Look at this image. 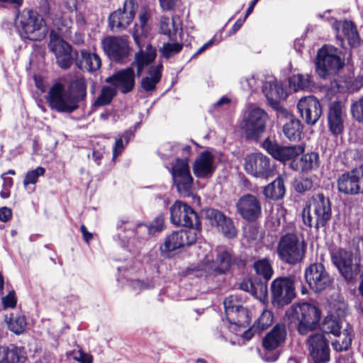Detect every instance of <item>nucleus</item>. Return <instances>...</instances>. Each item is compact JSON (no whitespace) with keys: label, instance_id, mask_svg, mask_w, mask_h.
Masks as SVG:
<instances>
[{"label":"nucleus","instance_id":"nucleus-5","mask_svg":"<svg viewBox=\"0 0 363 363\" xmlns=\"http://www.w3.org/2000/svg\"><path fill=\"white\" fill-rule=\"evenodd\" d=\"M216 252L215 260H211L207 255L201 263L187 268L186 274L202 277L213 272L224 274L233 264L236 263V259L233 258L232 252L226 247H218L216 249Z\"/></svg>","mask_w":363,"mask_h":363},{"label":"nucleus","instance_id":"nucleus-38","mask_svg":"<svg viewBox=\"0 0 363 363\" xmlns=\"http://www.w3.org/2000/svg\"><path fill=\"white\" fill-rule=\"evenodd\" d=\"M289 86L295 91H311L314 87L312 77L308 74H296L289 79Z\"/></svg>","mask_w":363,"mask_h":363},{"label":"nucleus","instance_id":"nucleus-22","mask_svg":"<svg viewBox=\"0 0 363 363\" xmlns=\"http://www.w3.org/2000/svg\"><path fill=\"white\" fill-rule=\"evenodd\" d=\"M262 147L275 160L283 162L295 160V157L304 150L301 145H281L274 138L269 137L263 141Z\"/></svg>","mask_w":363,"mask_h":363},{"label":"nucleus","instance_id":"nucleus-4","mask_svg":"<svg viewBox=\"0 0 363 363\" xmlns=\"http://www.w3.org/2000/svg\"><path fill=\"white\" fill-rule=\"evenodd\" d=\"M331 216L330 201L323 194L313 195L309 205L303 209L301 213L303 223L310 228L314 226L317 230L325 227Z\"/></svg>","mask_w":363,"mask_h":363},{"label":"nucleus","instance_id":"nucleus-25","mask_svg":"<svg viewBox=\"0 0 363 363\" xmlns=\"http://www.w3.org/2000/svg\"><path fill=\"white\" fill-rule=\"evenodd\" d=\"M301 117L308 125H315L322 115L320 101L313 96L301 97L297 104Z\"/></svg>","mask_w":363,"mask_h":363},{"label":"nucleus","instance_id":"nucleus-26","mask_svg":"<svg viewBox=\"0 0 363 363\" xmlns=\"http://www.w3.org/2000/svg\"><path fill=\"white\" fill-rule=\"evenodd\" d=\"M346 117V108L343 102L334 101L328 105V127L333 135H340L343 132Z\"/></svg>","mask_w":363,"mask_h":363},{"label":"nucleus","instance_id":"nucleus-57","mask_svg":"<svg viewBox=\"0 0 363 363\" xmlns=\"http://www.w3.org/2000/svg\"><path fill=\"white\" fill-rule=\"evenodd\" d=\"M138 18L140 27L142 30H144L146 28L147 22L150 18V11L146 7H143L140 10Z\"/></svg>","mask_w":363,"mask_h":363},{"label":"nucleus","instance_id":"nucleus-8","mask_svg":"<svg viewBox=\"0 0 363 363\" xmlns=\"http://www.w3.org/2000/svg\"><path fill=\"white\" fill-rule=\"evenodd\" d=\"M340 50L333 45H323L315 58V71L322 79L335 75L344 66Z\"/></svg>","mask_w":363,"mask_h":363},{"label":"nucleus","instance_id":"nucleus-17","mask_svg":"<svg viewBox=\"0 0 363 363\" xmlns=\"http://www.w3.org/2000/svg\"><path fill=\"white\" fill-rule=\"evenodd\" d=\"M138 4L136 0H125L122 8L112 12L108 17V24L113 32L125 30L133 21Z\"/></svg>","mask_w":363,"mask_h":363},{"label":"nucleus","instance_id":"nucleus-41","mask_svg":"<svg viewBox=\"0 0 363 363\" xmlns=\"http://www.w3.org/2000/svg\"><path fill=\"white\" fill-rule=\"evenodd\" d=\"M118 91L114 86H103L99 96L95 100L94 105L95 106H103L111 104L113 99L116 96Z\"/></svg>","mask_w":363,"mask_h":363},{"label":"nucleus","instance_id":"nucleus-58","mask_svg":"<svg viewBox=\"0 0 363 363\" xmlns=\"http://www.w3.org/2000/svg\"><path fill=\"white\" fill-rule=\"evenodd\" d=\"M84 0H66L65 1V7L69 12L78 11L80 10Z\"/></svg>","mask_w":363,"mask_h":363},{"label":"nucleus","instance_id":"nucleus-6","mask_svg":"<svg viewBox=\"0 0 363 363\" xmlns=\"http://www.w3.org/2000/svg\"><path fill=\"white\" fill-rule=\"evenodd\" d=\"M307 245L296 233H289L281 237L277 247V255L281 261L295 265L306 256Z\"/></svg>","mask_w":363,"mask_h":363},{"label":"nucleus","instance_id":"nucleus-50","mask_svg":"<svg viewBox=\"0 0 363 363\" xmlns=\"http://www.w3.org/2000/svg\"><path fill=\"white\" fill-rule=\"evenodd\" d=\"M350 111L353 118L363 124V97L352 103Z\"/></svg>","mask_w":363,"mask_h":363},{"label":"nucleus","instance_id":"nucleus-18","mask_svg":"<svg viewBox=\"0 0 363 363\" xmlns=\"http://www.w3.org/2000/svg\"><path fill=\"white\" fill-rule=\"evenodd\" d=\"M235 207L240 216L247 222H255L262 216L260 199L250 193L241 196L237 201Z\"/></svg>","mask_w":363,"mask_h":363},{"label":"nucleus","instance_id":"nucleus-54","mask_svg":"<svg viewBox=\"0 0 363 363\" xmlns=\"http://www.w3.org/2000/svg\"><path fill=\"white\" fill-rule=\"evenodd\" d=\"M1 303L4 309L7 308H15L17 303V298L15 291L13 290L10 291L6 296H3Z\"/></svg>","mask_w":363,"mask_h":363},{"label":"nucleus","instance_id":"nucleus-32","mask_svg":"<svg viewBox=\"0 0 363 363\" xmlns=\"http://www.w3.org/2000/svg\"><path fill=\"white\" fill-rule=\"evenodd\" d=\"M282 133L290 141H298L301 138L303 125L294 115H287L282 125Z\"/></svg>","mask_w":363,"mask_h":363},{"label":"nucleus","instance_id":"nucleus-61","mask_svg":"<svg viewBox=\"0 0 363 363\" xmlns=\"http://www.w3.org/2000/svg\"><path fill=\"white\" fill-rule=\"evenodd\" d=\"M130 285L135 291L142 290V289L147 288V286H146V284L144 282H143L138 279L133 280L130 283Z\"/></svg>","mask_w":363,"mask_h":363},{"label":"nucleus","instance_id":"nucleus-13","mask_svg":"<svg viewBox=\"0 0 363 363\" xmlns=\"http://www.w3.org/2000/svg\"><path fill=\"white\" fill-rule=\"evenodd\" d=\"M101 48L108 58L116 63L125 62L130 53L127 36L105 37L101 40Z\"/></svg>","mask_w":363,"mask_h":363},{"label":"nucleus","instance_id":"nucleus-64","mask_svg":"<svg viewBox=\"0 0 363 363\" xmlns=\"http://www.w3.org/2000/svg\"><path fill=\"white\" fill-rule=\"evenodd\" d=\"M337 363H354L353 358L351 356H340L338 357Z\"/></svg>","mask_w":363,"mask_h":363},{"label":"nucleus","instance_id":"nucleus-34","mask_svg":"<svg viewBox=\"0 0 363 363\" xmlns=\"http://www.w3.org/2000/svg\"><path fill=\"white\" fill-rule=\"evenodd\" d=\"M286 335V331L284 324L278 323L264 338L263 346L269 352L274 350L284 342Z\"/></svg>","mask_w":363,"mask_h":363},{"label":"nucleus","instance_id":"nucleus-33","mask_svg":"<svg viewBox=\"0 0 363 363\" xmlns=\"http://www.w3.org/2000/svg\"><path fill=\"white\" fill-rule=\"evenodd\" d=\"M286 335V331L284 324L278 323L264 338L263 346L269 352L274 350L284 342Z\"/></svg>","mask_w":363,"mask_h":363},{"label":"nucleus","instance_id":"nucleus-9","mask_svg":"<svg viewBox=\"0 0 363 363\" xmlns=\"http://www.w3.org/2000/svg\"><path fill=\"white\" fill-rule=\"evenodd\" d=\"M333 264L347 281L354 279L361 271L360 257L352 251L338 248L330 252Z\"/></svg>","mask_w":363,"mask_h":363},{"label":"nucleus","instance_id":"nucleus-11","mask_svg":"<svg viewBox=\"0 0 363 363\" xmlns=\"http://www.w3.org/2000/svg\"><path fill=\"white\" fill-rule=\"evenodd\" d=\"M272 303L276 307L288 305L295 298V282L291 277H279L271 284Z\"/></svg>","mask_w":363,"mask_h":363},{"label":"nucleus","instance_id":"nucleus-35","mask_svg":"<svg viewBox=\"0 0 363 363\" xmlns=\"http://www.w3.org/2000/svg\"><path fill=\"white\" fill-rule=\"evenodd\" d=\"M319 164V156L315 152L307 153L300 158L293 160L290 163V167L296 171L307 172L315 169Z\"/></svg>","mask_w":363,"mask_h":363},{"label":"nucleus","instance_id":"nucleus-59","mask_svg":"<svg viewBox=\"0 0 363 363\" xmlns=\"http://www.w3.org/2000/svg\"><path fill=\"white\" fill-rule=\"evenodd\" d=\"M163 10L171 11L177 6L179 0H159Z\"/></svg>","mask_w":363,"mask_h":363},{"label":"nucleus","instance_id":"nucleus-23","mask_svg":"<svg viewBox=\"0 0 363 363\" xmlns=\"http://www.w3.org/2000/svg\"><path fill=\"white\" fill-rule=\"evenodd\" d=\"M199 235L200 232L196 230L175 231L165 239L160 247L162 253L170 252L180 247L191 245L196 242Z\"/></svg>","mask_w":363,"mask_h":363},{"label":"nucleus","instance_id":"nucleus-44","mask_svg":"<svg viewBox=\"0 0 363 363\" xmlns=\"http://www.w3.org/2000/svg\"><path fill=\"white\" fill-rule=\"evenodd\" d=\"M27 323L24 315L11 313L8 322V326L11 331L16 335L23 333L26 328Z\"/></svg>","mask_w":363,"mask_h":363},{"label":"nucleus","instance_id":"nucleus-53","mask_svg":"<svg viewBox=\"0 0 363 363\" xmlns=\"http://www.w3.org/2000/svg\"><path fill=\"white\" fill-rule=\"evenodd\" d=\"M343 335L344 338H342L341 343L340 340H335L332 343L333 347L336 351L347 350L351 345L352 338L346 330L344 332Z\"/></svg>","mask_w":363,"mask_h":363},{"label":"nucleus","instance_id":"nucleus-37","mask_svg":"<svg viewBox=\"0 0 363 363\" xmlns=\"http://www.w3.org/2000/svg\"><path fill=\"white\" fill-rule=\"evenodd\" d=\"M162 65L151 66L148 69V75L141 79V87L146 92H151L155 90L156 85L161 79Z\"/></svg>","mask_w":363,"mask_h":363},{"label":"nucleus","instance_id":"nucleus-43","mask_svg":"<svg viewBox=\"0 0 363 363\" xmlns=\"http://www.w3.org/2000/svg\"><path fill=\"white\" fill-rule=\"evenodd\" d=\"M342 321L336 318L326 317L322 324V330L324 333H330L340 337L341 334Z\"/></svg>","mask_w":363,"mask_h":363},{"label":"nucleus","instance_id":"nucleus-21","mask_svg":"<svg viewBox=\"0 0 363 363\" xmlns=\"http://www.w3.org/2000/svg\"><path fill=\"white\" fill-rule=\"evenodd\" d=\"M267 118V114L263 109L253 108L250 110L243 125L246 137L257 140L265 130Z\"/></svg>","mask_w":363,"mask_h":363},{"label":"nucleus","instance_id":"nucleus-3","mask_svg":"<svg viewBox=\"0 0 363 363\" xmlns=\"http://www.w3.org/2000/svg\"><path fill=\"white\" fill-rule=\"evenodd\" d=\"M288 320L294 324L301 335L314 330L320 318V311L313 304L303 302L293 305L286 313Z\"/></svg>","mask_w":363,"mask_h":363},{"label":"nucleus","instance_id":"nucleus-2","mask_svg":"<svg viewBox=\"0 0 363 363\" xmlns=\"http://www.w3.org/2000/svg\"><path fill=\"white\" fill-rule=\"evenodd\" d=\"M156 50L148 44L145 49H140L135 54L134 61L131 65L116 72L105 79V82L114 86L116 90L123 94L131 92L135 86V74L133 66L136 67L137 76L140 77L144 68L148 67L155 59Z\"/></svg>","mask_w":363,"mask_h":363},{"label":"nucleus","instance_id":"nucleus-29","mask_svg":"<svg viewBox=\"0 0 363 363\" xmlns=\"http://www.w3.org/2000/svg\"><path fill=\"white\" fill-rule=\"evenodd\" d=\"M74 54L77 56L76 65L83 72L93 73L101 68V59L97 53L82 49L79 51V55L77 51Z\"/></svg>","mask_w":363,"mask_h":363},{"label":"nucleus","instance_id":"nucleus-48","mask_svg":"<svg viewBox=\"0 0 363 363\" xmlns=\"http://www.w3.org/2000/svg\"><path fill=\"white\" fill-rule=\"evenodd\" d=\"M45 173V169L42 167H38L36 169L28 172L23 179V185L26 186L28 184H36L38 181V178L40 176H43Z\"/></svg>","mask_w":363,"mask_h":363},{"label":"nucleus","instance_id":"nucleus-16","mask_svg":"<svg viewBox=\"0 0 363 363\" xmlns=\"http://www.w3.org/2000/svg\"><path fill=\"white\" fill-rule=\"evenodd\" d=\"M273 169L271 159L261 152L252 153L244 158V169L252 177L268 178Z\"/></svg>","mask_w":363,"mask_h":363},{"label":"nucleus","instance_id":"nucleus-1","mask_svg":"<svg viewBox=\"0 0 363 363\" xmlns=\"http://www.w3.org/2000/svg\"><path fill=\"white\" fill-rule=\"evenodd\" d=\"M86 89V81L82 76H74L68 82L65 77H62L49 89L46 99L52 110L72 113L85 101Z\"/></svg>","mask_w":363,"mask_h":363},{"label":"nucleus","instance_id":"nucleus-52","mask_svg":"<svg viewBox=\"0 0 363 363\" xmlns=\"http://www.w3.org/2000/svg\"><path fill=\"white\" fill-rule=\"evenodd\" d=\"M313 186V182L309 178H303L296 180L294 183V187L297 192L303 193L310 190Z\"/></svg>","mask_w":363,"mask_h":363},{"label":"nucleus","instance_id":"nucleus-51","mask_svg":"<svg viewBox=\"0 0 363 363\" xmlns=\"http://www.w3.org/2000/svg\"><path fill=\"white\" fill-rule=\"evenodd\" d=\"M164 227V216L162 214L158 215L152 221L148 226V232L150 234H154L157 232H161Z\"/></svg>","mask_w":363,"mask_h":363},{"label":"nucleus","instance_id":"nucleus-55","mask_svg":"<svg viewBox=\"0 0 363 363\" xmlns=\"http://www.w3.org/2000/svg\"><path fill=\"white\" fill-rule=\"evenodd\" d=\"M174 25V20H170L169 17L162 16L160 18V32L164 35H169L171 28Z\"/></svg>","mask_w":363,"mask_h":363},{"label":"nucleus","instance_id":"nucleus-60","mask_svg":"<svg viewBox=\"0 0 363 363\" xmlns=\"http://www.w3.org/2000/svg\"><path fill=\"white\" fill-rule=\"evenodd\" d=\"M12 216V211L9 208L1 207L0 208V220L2 222L9 221Z\"/></svg>","mask_w":363,"mask_h":363},{"label":"nucleus","instance_id":"nucleus-49","mask_svg":"<svg viewBox=\"0 0 363 363\" xmlns=\"http://www.w3.org/2000/svg\"><path fill=\"white\" fill-rule=\"evenodd\" d=\"M262 84V81L255 78L254 75L245 77L240 81L242 89L254 91Z\"/></svg>","mask_w":363,"mask_h":363},{"label":"nucleus","instance_id":"nucleus-28","mask_svg":"<svg viewBox=\"0 0 363 363\" xmlns=\"http://www.w3.org/2000/svg\"><path fill=\"white\" fill-rule=\"evenodd\" d=\"M193 172L199 179H209L214 174L216 165L214 156L208 151L200 153L193 164Z\"/></svg>","mask_w":363,"mask_h":363},{"label":"nucleus","instance_id":"nucleus-10","mask_svg":"<svg viewBox=\"0 0 363 363\" xmlns=\"http://www.w3.org/2000/svg\"><path fill=\"white\" fill-rule=\"evenodd\" d=\"M19 31L23 38L33 41L43 40L47 33L43 17L33 10H24L19 16Z\"/></svg>","mask_w":363,"mask_h":363},{"label":"nucleus","instance_id":"nucleus-42","mask_svg":"<svg viewBox=\"0 0 363 363\" xmlns=\"http://www.w3.org/2000/svg\"><path fill=\"white\" fill-rule=\"evenodd\" d=\"M226 318L230 324L235 325L240 328H246L249 325L250 322L248 311L244 307L237 309V311L233 313V318L232 317L230 318V315H226Z\"/></svg>","mask_w":363,"mask_h":363},{"label":"nucleus","instance_id":"nucleus-47","mask_svg":"<svg viewBox=\"0 0 363 363\" xmlns=\"http://www.w3.org/2000/svg\"><path fill=\"white\" fill-rule=\"evenodd\" d=\"M183 48V43H166L160 48V52L162 57L169 59L176 54L179 53Z\"/></svg>","mask_w":363,"mask_h":363},{"label":"nucleus","instance_id":"nucleus-14","mask_svg":"<svg viewBox=\"0 0 363 363\" xmlns=\"http://www.w3.org/2000/svg\"><path fill=\"white\" fill-rule=\"evenodd\" d=\"M304 277L310 288L315 292H322L330 288L333 278L326 271L322 263L311 264L306 268Z\"/></svg>","mask_w":363,"mask_h":363},{"label":"nucleus","instance_id":"nucleus-46","mask_svg":"<svg viewBox=\"0 0 363 363\" xmlns=\"http://www.w3.org/2000/svg\"><path fill=\"white\" fill-rule=\"evenodd\" d=\"M225 315H230L233 318V313L242 307L241 300L235 295H230L223 301Z\"/></svg>","mask_w":363,"mask_h":363},{"label":"nucleus","instance_id":"nucleus-31","mask_svg":"<svg viewBox=\"0 0 363 363\" xmlns=\"http://www.w3.org/2000/svg\"><path fill=\"white\" fill-rule=\"evenodd\" d=\"M262 91L267 99L269 104L274 108L278 106L279 101L281 99H284L286 96V93L282 84L276 79L264 83Z\"/></svg>","mask_w":363,"mask_h":363},{"label":"nucleus","instance_id":"nucleus-56","mask_svg":"<svg viewBox=\"0 0 363 363\" xmlns=\"http://www.w3.org/2000/svg\"><path fill=\"white\" fill-rule=\"evenodd\" d=\"M19 361V352L17 347L13 346L9 348L7 347L6 355L4 363H17Z\"/></svg>","mask_w":363,"mask_h":363},{"label":"nucleus","instance_id":"nucleus-19","mask_svg":"<svg viewBox=\"0 0 363 363\" xmlns=\"http://www.w3.org/2000/svg\"><path fill=\"white\" fill-rule=\"evenodd\" d=\"M309 357L313 363H328L330 359L329 341L323 333H313L307 339Z\"/></svg>","mask_w":363,"mask_h":363},{"label":"nucleus","instance_id":"nucleus-20","mask_svg":"<svg viewBox=\"0 0 363 363\" xmlns=\"http://www.w3.org/2000/svg\"><path fill=\"white\" fill-rule=\"evenodd\" d=\"M337 189L347 195L363 193V165L342 174L337 179Z\"/></svg>","mask_w":363,"mask_h":363},{"label":"nucleus","instance_id":"nucleus-40","mask_svg":"<svg viewBox=\"0 0 363 363\" xmlns=\"http://www.w3.org/2000/svg\"><path fill=\"white\" fill-rule=\"evenodd\" d=\"M337 89L339 92H354L359 90L363 86V77H358L352 79L351 78L345 79L344 80L335 79Z\"/></svg>","mask_w":363,"mask_h":363},{"label":"nucleus","instance_id":"nucleus-27","mask_svg":"<svg viewBox=\"0 0 363 363\" xmlns=\"http://www.w3.org/2000/svg\"><path fill=\"white\" fill-rule=\"evenodd\" d=\"M206 217L209 223L225 237L233 238L237 235V230L232 218L225 216L222 211L214 208L208 209Z\"/></svg>","mask_w":363,"mask_h":363},{"label":"nucleus","instance_id":"nucleus-39","mask_svg":"<svg viewBox=\"0 0 363 363\" xmlns=\"http://www.w3.org/2000/svg\"><path fill=\"white\" fill-rule=\"evenodd\" d=\"M285 186L283 177L279 175L272 182L264 189V195L270 199L278 200L282 199L285 194Z\"/></svg>","mask_w":363,"mask_h":363},{"label":"nucleus","instance_id":"nucleus-15","mask_svg":"<svg viewBox=\"0 0 363 363\" xmlns=\"http://www.w3.org/2000/svg\"><path fill=\"white\" fill-rule=\"evenodd\" d=\"M174 184L179 194L183 197L192 195L193 177L191 175L186 159H177L172 168Z\"/></svg>","mask_w":363,"mask_h":363},{"label":"nucleus","instance_id":"nucleus-24","mask_svg":"<svg viewBox=\"0 0 363 363\" xmlns=\"http://www.w3.org/2000/svg\"><path fill=\"white\" fill-rule=\"evenodd\" d=\"M50 50L54 53L57 63L62 69H68L73 62L72 47L57 34L50 35Z\"/></svg>","mask_w":363,"mask_h":363},{"label":"nucleus","instance_id":"nucleus-36","mask_svg":"<svg viewBox=\"0 0 363 363\" xmlns=\"http://www.w3.org/2000/svg\"><path fill=\"white\" fill-rule=\"evenodd\" d=\"M273 319L272 312L267 309L264 310L253 325L244 333V338L250 340L255 333H259L266 330L272 325Z\"/></svg>","mask_w":363,"mask_h":363},{"label":"nucleus","instance_id":"nucleus-63","mask_svg":"<svg viewBox=\"0 0 363 363\" xmlns=\"http://www.w3.org/2000/svg\"><path fill=\"white\" fill-rule=\"evenodd\" d=\"M81 232L83 235L84 240L86 242L89 243V240L92 239V234L89 233L84 225L80 227Z\"/></svg>","mask_w":363,"mask_h":363},{"label":"nucleus","instance_id":"nucleus-12","mask_svg":"<svg viewBox=\"0 0 363 363\" xmlns=\"http://www.w3.org/2000/svg\"><path fill=\"white\" fill-rule=\"evenodd\" d=\"M170 220L177 226L189 228L200 232L201 223L196 212L191 206L181 201H176L170 207Z\"/></svg>","mask_w":363,"mask_h":363},{"label":"nucleus","instance_id":"nucleus-45","mask_svg":"<svg viewBox=\"0 0 363 363\" xmlns=\"http://www.w3.org/2000/svg\"><path fill=\"white\" fill-rule=\"evenodd\" d=\"M133 135V134L130 130H126L116 138L113 150V160H115L122 153Z\"/></svg>","mask_w":363,"mask_h":363},{"label":"nucleus","instance_id":"nucleus-30","mask_svg":"<svg viewBox=\"0 0 363 363\" xmlns=\"http://www.w3.org/2000/svg\"><path fill=\"white\" fill-rule=\"evenodd\" d=\"M333 28L337 31V38L341 41L343 40L340 28H342V33L352 47H357L359 44V36L354 24L351 21H335L333 24Z\"/></svg>","mask_w":363,"mask_h":363},{"label":"nucleus","instance_id":"nucleus-7","mask_svg":"<svg viewBox=\"0 0 363 363\" xmlns=\"http://www.w3.org/2000/svg\"><path fill=\"white\" fill-rule=\"evenodd\" d=\"M253 268L257 275L264 280L258 278L244 279L240 284V289L247 291L256 298L261 299L267 292V281L272 278L274 271L269 259L264 258L255 262Z\"/></svg>","mask_w":363,"mask_h":363},{"label":"nucleus","instance_id":"nucleus-62","mask_svg":"<svg viewBox=\"0 0 363 363\" xmlns=\"http://www.w3.org/2000/svg\"><path fill=\"white\" fill-rule=\"evenodd\" d=\"M214 43V38L211 39L209 41L206 43L204 45H203L194 55L193 57H196L201 53H202L203 51H205L207 48L211 47Z\"/></svg>","mask_w":363,"mask_h":363}]
</instances>
